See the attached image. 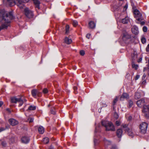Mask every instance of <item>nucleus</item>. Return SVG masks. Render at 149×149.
Here are the masks:
<instances>
[{
	"label": "nucleus",
	"instance_id": "nucleus-1",
	"mask_svg": "<svg viewBox=\"0 0 149 149\" xmlns=\"http://www.w3.org/2000/svg\"><path fill=\"white\" fill-rule=\"evenodd\" d=\"M14 18L12 12L3 14L2 16V24L0 26V31L2 29H7L10 25V20Z\"/></svg>",
	"mask_w": 149,
	"mask_h": 149
},
{
	"label": "nucleus",
	"instance_id": "nucleus-2",
	"mask_svg": "<svg viewBox=\"0 0 149 149\" xmlns=\"http://www.w3.org/2000/svg\"><path fill=\"white\" fill-rule=\"evenodd\" d=\"M29 0H3L4 3L10 6H13L17 4L20 8H23L24 5V3L28 2Z\"/></svg>",
	"mask_w": 149,
	"mask_h": 149
},
{
	"label": "nucleus",
	"instance_id": "nucleus-3",
	"mask_svg": "<svg viewBox=\"0 0 149 149\" xmlns=\"http://www.w3.org/2000/svg\"><path fill=\"white\" fill-rule=\"evenodd\" d=\"M102 124L103 126L105 127L106 131H114L115 130L114 125L110 122L107 120H102Z\"/></svg>",
	"mask_w": 149,
	"mask_h": 149
},
{
	"label": "nucleus",
	"instance_id": "nucleus-4",
	"mask_svg": "<svg viewBox=\"0 0 149 149\" xmlns=\"http://www.w3.org/2000/svg\"><path fill=\"white\" fill-rule=\"evenodd\" d=\"M133 13L134 17L137 20L140 21L143 20L142 15L138 10L136 9L134 10Z\"/></svg>",
	"mask_w": 149,
	"mask_h": 149
},
{
	"label": "nucleus",
	"instance_id": "nucleus-5",
	"mask_svg": "<svg viewBox=\"0 0 149 149\" xmlns=\"http://www.w3.org/2000/svg\"><path fill=\"white\" fill-rule=\"evenodd\" d=\"M142 112L144 116L147 118H149V105H144L143 106Z\"/></svg>",
	"mask_w": 149,
	"mask_h": 149
},
{
	"label": "nucleus",
	"instance_id": "nucleus-6",
	"mask_svg": "<svg viewBox=\"0 0 149 149\" xmlns=\"http://www.w3.org/2000/svg\"><path fill=\"white\" fill-rule=\"evenodd\" d=\"M148 126L147 123L146 122H143L140 125L139 128L142 133L145 134L146 132Z\"/></svg>",
	"mask_w": 149,
	"mask_h": 149
},
{
	"label": "nucleus",
	"instance_id": "nucleus-7",
	"mask_svg": "<svg viewBox=\"0 0 149 149\" xmlns=\"http://www.w3.org/2000/svg\"><path fill=\"white\" fill-rule=\"evenodd\" d=\"M24 13L26 16L29 18H32L33 15L32 11L29 10L28 8H26L24 9Z\"/></svg>",
	"mask_w": 149,
	"mask_h": 149
},
{
	"label": "nucleus",
	"instance_id": "nucleus-8",
	"mask_svg": "<svg viewBox=\"0 0 149 149\" xmlns=\"http://www.w3.org/2000/svg\"><path fill=\"white\" fill-rule=\"evenodd\" d=\"M22 142L24 144L29 143L30 140V139L28 136H24L22 137L21 139Z\"/></svg>",
	"mask_w": 149,
	"mask_h": 149
},
{
	"label": "nucleus",
	"instance_id": "nucleus-9",
	"mask_svg": "<svg viewBox=\"0 0 149 149\" xmlns=\"http://www.w3.org/2000/svg\"><path fill=\"white\" fill-rule=\"evenodd\" d=\"M144 99H142L141 100H138L136 102V104L139 107H141L143 105H144Z\"/></svg>",
	"mask_w": 149,
	"mask_h": 149
},
{
	"label": "nucleus",
	"instance_id": "nucleus-10",
	"mask_svg": "<svg viewBox=\"0 0 149 149\" xmlns=\"http://www.w3.org/2000/svg\"><path fill=\"white\" fill-rule=\"evenodd\" d=\"M9 122L10 124L12 126H15L18 123V122L17 120L13 118L10 119Z\"/></svg>",
	"mask_w": 149,
	"mask_h": 149
},
{
	"label": "nucleus",
	"instance_id": "nucleus-11",
	"mask_svg": "<svg viewBox=\"0 0 149 149\" xmlns=\"http://www.w3.org/2000/svg\"><path fill=\"white\" fill-rule=\"evenodd\" d=\"M131 29L132 33L135 34H137L139 33L138 28L136 26H134Z\"/></svg>",
	"mask_w": 149,
	"mask_h": 149
},
{
	"label": "nucleus",
	"instance_id": "nucleus-12",
	"mask_svg": "<svg viewBox=\"0 0 149 149\" xmlns=\"http://www.w3.org/2000/svg\"><path fill=\"white\" fill-rule=\"evenodd\" d=\"M122 133L123 131L121 129H119L117 130L116 134L118 138H120L121 137Z\"/></svg>",
	"mask_w": 149,
	"mask_h": 149
},
{
	"label": "nucleus",
	"instance_id": "nucleus-13",
	"mask_svg": "<svg viewBox=\"0 0 149 149\" xmlns=\"http://www.w3.org/2000/svg\"><path fill=\"white\" fill-rule=\"evenodd\" d=\"M129 98L128 94L126 93H124L120 97V100H123L124 99H128Z\"/></svg>",
	"mask_w": 149,
	"mask_h": 149
},
{
	"label": "nucleus",
	"instance_id": "nucleus-14",
	"mask_svg": "<svg viewBox=\"0 0 149 149\" xmlns=\"http://www.w3.org/2000/svg\"><path fill=\"white\" fill-rule=\"evenodd\" d=\"M33 2L36 6V8L38 9H40L39 5L40 4V2L38 0H33Z\"/></svg>",
	"mask_w": 149,
	"mask_h": 149
},
{
	"label": "nucleus",
	"instance_id": "nucleus-15",
	"mask_svg": "<svg viewBox=\"0 0 149 149\" xmlns=\"http://www.w3.org/2000/svg\"><path fill=\"white\" fill-rule=\"evenodd\" d=\"M65 42L67 44H70L72 42V39L68 37H66L65 38Z\"/></svg>",
	"mask_w": 149,
	"mask_h": 149
},
{
	"label": "nucleus",
	"instance_id": "nucleus-16",
	"mask_svg": "<svg viewBox=\"0 0 149 149\" xmlns=\"http://www.w3.org/2000/svg\"><path fill=\"white\" fill-rule=\"evenodd\" d=\"M89 26L91 29L94 28L95 26V24L94 22L91 21L88 24Z\"/></svg>",
	"mask_w": 149,
	"mask_h": 149
},
{
	"label": "nucleus",
	"instance_id": "nucleus-17",
	"mask_svg": "<svg viewBox=\"0 0 149 149\" xmlns=\"http://www.w3.org/2000/svg\"><path fill=\"white\" fill-rule=\"evenodd\" d=\"M38 91L36 89H33L31 91L32 95L34 97H36L38 93Z\"/></svg>",
	"mask_w": 149,
	"mask_h": 149
},
{
	"label": "nucleus",
	"instance_id": "nucleus-18",
	"mask_svg": "<svg viewBox=\"0 0 149 149\" xmlns=\"http://www.w3.org/2000/svg\"><path fill=\"white\" fill-rule=\"evenodd\" d=\"M130 36L127 34V33H126L123 34L122 39L123 40H126V39H129L130 38Z\"/></svg>",
	"mask_w": 149,
	"mask_h": 149
},
{
	"label": "nucleus",
	"instance_id": "nucleus-19",
	"mask_svg": "<svg viewBox=\"0 0 149 149\" xmlns=\"http://www.w3.org/2000/svg\"><path fill=\"white\" fill-rule=\"evenodd\" d=\"M103 141L105 145H109L111 144V141L107 139L106 138H104Z\"/></svg>",
	"mask_w": 149,
	"mask_h": 149
},
{
	"label": "nucleus",
	"instance_id": "nucleus-20",
	"mask_svg": "<svg viewBox=\"0 0 149 149\" xmlns=\"http://www.w3.org/2000/svg\"><path fill=\"white\" fill-rule=\"evenodd\" d=\"M126 132H127L128 135L132 137H133L134 136V134L131 130L129 129Z\"/></svg>",
	"mask_w": 149,
	"mask_h": 149
},
{
	"label": "nucleus",
	"instance_id": "nucleus-21",
	"mask_svg": "<svg viewBox=\"0 0 149 149\" xmlns=\"http://www.w3.org/2000/svg\"><path fill=\"white\" fill-rule=\"evenodd\" d=\"M129 21V19L128 17H126L125 18L122 19V22L123 24H127Z\"/></svg>",
	"mask_w": 149,
	"mask_h": 149
},
{
	"label": "nucleus",
	"instance_id": "nucleus-22",
	"mask_svg": "<svg viewBox=\"0 0 149 149\" xmlns=\"http://www.w3.org/2000/svg\"><path fill=\"white\" fill-rule=\"evenodd\" d=\"M38 131L39 133L40 134H42L44 132V129L43 127L40 126L38 128Z\"/></svg>",
	"mask_w": 149,
	"mask_h": 149
},
{
	"label": "nucleus",
	"instance_id": "nucleus-23",
	"mask_svg": "<svg viewBox=\"0 0 149 149\" xmlns=\"http://www.w3.org/2000/svg\"><path fill=\"white\" fill-rule=\"evenodd\" d=\"M19 98L13 97L11 98V102L12 103H16L19 100Z\"/></svg>",
	"mask_w": 149,
	"mask_h": 149
},
{
	"label": "nucleus",
	"instance_id": "nucleus-24",
	"mask_svg": "<svg viewBox=\"0 0 149 149\" xmlns=\"http://www.w3.org/2000/svg\"><path fill=\"white\" fill-rule=\"evenodd\" d=\"M141 97L140 93L139 92H136L135 95V98L136 99H139Z\"/></svg>",
	"mask_w": 149,
	"mask_h": 149
},
{
	"label": "nucleus",
	"instance_id": "nucleus-25",
	"mask_svg": "<svg viewBox=\"0 0 149 149\" xmlns=\"http://www.w3.org/2000/svg\"><path fill=\"white\" fill-rule=\"evenodd\" d=\"M122 127L123 128V130L125 131V132H126L129 129H130L127 127V125L126 124L123 125Z\"/></svg>",
	"mask_w": 149,
	"mask_h": 149
},
{
	"label": "nucleus",
	"instance_id": "nucleus-26",
	"mask_svg": "<svg viewBox=\"0 0 149 149\" xmlns=\"http://www.w3.org/2000/svg\"><path fill=\"white\" fill-rule=\"evenodd\" d=\"M49 139L47 137L44 138L43 139V141L44 143L45 144H47L49 142Z\"/></svg>",
	"mask_w": 149,
	"mask_h": 149
},
{
	"label": "nucleus",
	"instance_id": "nucleus-27",
	"mask_svg": "<svg viewBox=\"0 0 149 149\" xmlns=\"http://www.w3.org/2000/svg\"><path fill=\"white\" fill-rule=\"evenodd\" d=\"M36 107L33 105H31L29 107L28 109L30 110H34L36 109Z\"/></svg>",
	"mask_w": 149,
	"mask_h": 149
},
{
	"label": "nucleus",
	"instance_id": "nucleus-28",
	"mask_svg": "<svg viewBox=\"0 0 149 149\" xmlns=\"http://www.w3.org/2000/svg\"><path fill=\"white\" fill-rule=\"evenodd\" d=\"M19 100H18V102H19V106H21L23 104V102H24V101L22 99V98H19Z\"/></svg>",
	"mask_w": 149,
	"mask_h": 149
},
{
	"label": "nucleus",
	"instance_id": "nucleus-29",
	"mask_svg": "<svg viewBox=\"0 0 149 149\" xmlns=\"http://www.w3.org/2000/svg\"><path fill=\"white\" fill-rule=\"evenodd\" d=\"M69 26L68 25H66L65 28V33L66 34H68L69 32Z\"/></svg>",
	"mask_w": 149,
	"mask_h": 149
},
{
	"label": "nucleus",
	"instance_id": "nucleus-30",
	"mask_svg": "<svg viewBox=\"0 0 149 149\" xmlns=\"http://www.w3.org/2000/svg\"><path fill=\"white\" fill-rule=\"evenodd\" d=\"M133 105V102L131 100H129L128 101V106L130 108L132 107Z\"/></svg>",
	"mask_w": 149,
	"mask_h": 149
},
{
	"label": "nucleus",
	"instance_id": "nucleus-31",
	"mask_svg": "<svg viewBox=\"0 0 149 149\" xmlns=\"http://www.w3.org/2000/svg\"><path fill=\"white\" fill-rule=\"evenodd\" d=\"M94 143L95 145H96L98 143V139L96 138V136L95 134V138L94 140Z\"/></svg>",
	"mask_w": 149,
	"mask_h": 149
},
{
	"label": "nucleus",
	"instance_id": "nucleus-32",
	"mask_svg": "<svg viewBox=\"0 0 149 149\" xmlns=\"http://www.w3.org/2000/svg\"><path fill=\"white\" fill-rule=\"evenodd\" d=\"M50 112L51 113L53 114H55V109L54 108H52Z\"/></svg>",
	"mask_w": 149,
	"mask_h": 149
},
{
	"label": "nucleus",
	"instance_id": "nucleus-33",
	"mask_svg": "<svg viewBox=\"0 0 149 149\" xmlns=\"http://www.w3.org/2000/svg\"><path fill=\"white\" fill-rule=\"evenodd\" d=\"M72 24L74 26H76L78 24V22L77 21L73 20L72 22Z\"/></svg>",
	"mask_w": 149,
	"mask_h": 149
},
{
	"label": "nucleus",
	"instance_id": "nucleus-34",
	"mask_svg": "<svg viewBox=\"0 0 149 149\" xmlns=\"http://www.w3.org/2000/svg\"><path fill=\"white\" fill-rule=\"evenodd\" d=\"M132 67L133 68H134L136 70L138 69V66L137 65H135L134 64H132Z\"/></svg>",
	"mask_w": 149,
	"mask_h": 149
},
{
	"label": "nucleus",
	"instance_id": "nucleus-35",
	"mask_svg": "<svg viewBox=\"0 0 149 149\" xmlns=\"http://www.w3.org/2000/svg\"><path fill=\"white\" fill-rule=\"evenodd\" d=\"M148 29L146 26H144L143 28V32H146L147 31Z\"/></svg>",
	"mask_w": 149,
	"mask_h": 149
},
{
	"label": "nucleus",
	"instance_id": "nucleus-36",
	"mask_svg": "<svg viewBox=\"0 0 149 149\" xmlns=\"http://www.w3.org/2000/svg\"><path fill=\"white\" fill-rule=\"evenodd\" d=\"M141 41L143 44H144L146 42V39L145 38H142L141 39Z\"/></svg>",
	"mask_w": 149,
	"mask_h": 149
},
{
	"label": "nucleus",
	"instance_id": "nucleus-37",
	"mask_svg": "<svg viewBox=\"0 0 149 149\" xmlns=\"http://www.w3.org/2000/svg\"><path fill=\"white\" fill-rule=\"evenodd\" d=\"M33 118H28V120L29 123H31L33 122Z\"/></svg>",
	"mask_w": 149,
	"mask_h": 149
},
{
	"label": "nucleus",
	"instance_id": "nucleus-38",
	"mask_svg": "<svg viewBox=\"0 0 149 149\" xmlns=\"http://www.w3.org/2000/svg\"><path fill=\"white\" fill-rule=\"evenodd\" d=\"M1 144L3 147H5L6 146L7 143L6 141H3L2 142Z\"/></svg>",
	"mask_w": 149,
	"mask_h": 149
},
{
	"label": "nucleus",
	"instance_id": "nucleus-39",
	"mask_svg": "<svg viewBox=\"0 0 149 149\" xmlns=\"http://www.w3.org/2000/svg\"><path fill=\"white\" fill-rule=\"evenodd\" d=\"M43 92L44 93H47L48 92V90L47 88H45L43 90Z\"/></svg>",
	"mask_w": 149,
	"mask_h": 149
},
{
	"label": "nucleus",
	"instance_id": "nucleus-40",
	"mask_svg": "<svg viewBox=\"0 0 149 149\" xmlns=\"http://www.w3.org/2000/svg\"><path fill=\"white\" fill-rule=\"evenodd\" d=\"M80 54L81 55L83 56L85 54V52L84 50H81L80 52Z\"/></svg>",
	"mask_w": 149,
	"mask_h": 149
},
{
	"label": "nucleus",
	"instance_id": "nucleus-41",
	"mask_svg": "<svg viewBox=\"0 0 149 149\" xmlns=\"http://www.w3.org/2000/svg\"><path fill=\"white\" fill-rule=\"evenodd\" d=\"M117 100L118 99L117 97H116L114 99L113 101V105H114L116 103Z\"/></svg>",
	"mask_w": 149,
	"mask_h": 149
},
{
	"label": "nucleus",
	"instance_id": "nucleus-42",
	"mask_svg": "<svg viewBox=\"0 0 149 149\" xmlns=\"http://www.w3.org/2000/svg\"><path fill=\"white\" fill-rule=\"evenodd\" d=\"M74 89V92L75 94L77 93V88L76 86H74L73 87Z\"/></svg>",
	"mask_w": 149,
	"mask_h": 149
},
{
	"label": "nucleus",
	"instance_id": "nucleus-43",
	"mask_svg": "<svg viewBox=\"0 0 149 149\" xmlns=\"http://www.w3.org/2000/svg\"><path fill=\"white\" fill-rule=\"evenodd\" d=\"M114 117H115V118L116 119H117L118 117V115L117 114V113H114Z\"/></svg>",
	"mask_w": 149,
	"mask_h": 149
},
{
	"label": "nucleus",
	"instance_id": "nucleus-44",
	"mask_svg": "<svg viewBox=\"0 0 149 149\" xmlns=\"http://www.w3.org/2000/svg\"><path fill=\"white\" fill-rule=\"evenodd\" d=\"M146 77V75L145 73H144L143 74V76L142 77V80H145V78Z\"/></svg>",
	"mask_w": 149,
	"mask_h": 149
},
{
	"label": "nucleus",
	"instance_id": "nucleus-45",
	"mask_svg": "<svg viewBox=\"0 0 149 149\" xmlns=\"http://www.w3.org/2000/svg\"><path fill=\"white\" fill-rule=\"evenodd\" d=\"M116 124L117 126H118L120 125V123L118 121H116Z\"/></svg>",
	"mask_w": 149,
	"mask_h": 149
},
{
	"label": "nucleus",
	"instance_id": "nucleus-46",
	"mask_svg": "<svg viewBox=\"0 0 149 149\" xmlns=\"http://www.w3.org/2000/svg\"><path fill=\"white\" fill-rule=\"evenodd\" d=\"M111 149H118L117 146L115 145H113Z\"/></svg>",
	"mask_w": 149,
	"mask_h": 149
},
{
	"label": "nucleus",
	"instance_id": "nucleus-47",
	"mask_svg": "<svg viewBox=\"0 0 149 149\" xmlns=\"http://www.w3.org/2000/svg\"><path fill=\"white\" fill-rule=\"evenodd\" d=\"M139 77H140V75H137L136 76V77L135 78V79L136 80H137L139 78Z\"/></svg>",
	"mask_w": 149,
	"mask_h": 149
},
{
	"label": "nucleus",
	"instance_id": "nucleus-48",
	"mask_svg": "<svg viewBox=\"0 0 149 149\" xmlns=\"http://www.w3.org/2000/svg\"><path fill=\"white\" fill-rule=\"evenodd\" d=\"M146 50L147 52H149V44H148L146 48Z\"/></svg>",
	"mask_w": 149,
	"mask_h": 149
},
{
	"label": "nucleus",
	"instance_id": "nucleus-49",
	"mask_svg": "<svg viewBox=\"0 0 149 149\" xmlns=\"http://www.w3.org/2000/svg\"><path fill=\"white\" fill-rule=\"evenodd\" d=\"M139 21L140 22V24L142 25H143L145 23V22L144 21Z\"/></svg>",
	"mask_w": 149,
	"mask_h": 149
},
{
	"label": "nucleus",
	"instance_id": "nucleus-50",
	"mask_svg": "<svg viewBox=\"0 0 149 149\" xmlns=\"http://www.w3.org/2000/svg\"><path fill=\"white\" fill-rule=\"evenodd\" d=\"M147 69H149V65H148L147 68L145 67L144 68L143 71H145Z\"/></svg>",
	"mask_w": 149,
	"mask_h": 149
},
{
	"label": "nucleus",
	"instance_id": "nucleus-51",
	"mask_svg": "<svg viewBox=\"0 0 149 149\" xmlns=\"http://www.w3.org/2000/svg\"><path fill=\"white\" fill-rule=\"evenodd\" d=\"M91 35L89 34H88L86 35V37L88 39H89L90 38Z\"/></svg>",
	"mask_w": 149,
	"mask_h": 149
},
{
	"label": "nucleus",
	"instance_id": "nucleus-52",
	"mask_svg": "<svg viewBox=\"0 0 149 149\" xmlns=\"http://www.w3.org/2000/svg\"><path fill=\"white\" fill-rule=\"evenodd\" d=\"M143 80V81L142 82V84H145L146 83V80Z\"/></svg>",
	"mask_w": 149,
	"mask_h": 149
},
{
	"label": "nucleus",
	"instance_id": "nucleus-53",
	"mask_svg": "<svg viewBox=\"0 0 149 149\" xmlns=\"http://www.w3.org/2000/svg\"><path fill=\"white\" fill-rule=\"evenodd\" d=\"M142 60V58H140L139 59V60H138V62H141Z\"/></svg>",
	"mask_w": 149,
	"mask_h": 149
},
{
	"label": "nucleus",
	"instance_id": "nucleus-54",
	"mask_svg": "<svg viewBox=\"0 0 149 149\" xmlns=\"http://www.w3.org/2000/svg\"><path fill=\"white\" fill-rule=\"evenodd\" d=\"M4 130V129L3 128H0V132Z\"/></svg>",
	"mask_w": 149,
	"mask_h": 149
},
{
	"label": "nucleus",
	"instance_id": "nucleus-55",
	"mask_svg": "<svg viewBox=\"0 0 149 149\" xmlns=\"http://www.w3.org/2000/svg\"><path fill=\"white\" fill-rule=\"evenodd\" d=\"M3 102L2 101H0V107L3 104Z\"/></svg>",
	"mask_w": 149,
	"mask_h": 149
},
{
	"label": "nucleus",
	"instance_id": "nucleus-56",
	"mask_svg": "<svg viewBox=\"0 0 149 149\" xmlns=\"http://www.w3.org/2000/svg\"><path fill=\"white\" fill-rule=\"evenodd\" d=\"M132 119V117L131 116H129L128 118V120H130Z\"/></svg>",
	"mask_w": 149,
	"mask_h": 149
},
{
	"label": "nucleus",
	"instance_id": "nucleus-57",
	"mask_svg": "<svg viewBox=\"0 0 149 149\" xmlns=\"http://www.w3.org/2000/svg\"><path fill=\"white\" fill-rule=\"evenodd\" d=\"M49 149H53V147L52 146H50Z\"/></svg>",
	"mask_w": 149,
	"mask_h": 149
},
{
	"label": "nucleus",
	"instance_id": "nucleus-58",
	"mask_svg": "<svg viewBox=\"0 0 149 149\" xmlns=\"http://www.w3.org/2000/svg\"><path fill=\"white\" fill-rule=\"evenodd\" d=\"M98 132V130L97 129V128L96 127L95 130V132Z\"/></svg>",
	"mask_w": 149,
	"mask_h": 149
},
{
	"label": "nucleus",
	"instance_id": "nucleus-59",
	"mask_svg": "<svg viewBox=\"0 0 149 149\" xmlns=\"http://www.w3.org/2000/svg\"><path fill=\"white\" fill-rule=\"evenodd\" d=\"M134 56H135V57H136V56H137V55H136V54L135 53H134Z\"/></svg>",
	"mask_w": 149,
	"mask_h": 149
},
{
	"label": "nucleus",
	"instance_id": "nucleus-60",
	"mask_svg": "<svg viewBox=\"0 0 149 149\" xmlns=\"http://www.w3.org/2000/svg\"><path fill=\"white\" fill-rule=\"evenodd\" d=\"M96 1H97V0H95V3H96L97 4H99V3H100V2H98V3H97L96 2Z\"/></svg>",
	"mask_w": 149,
	"mask_h": 149
},
{
	"label": "nucleus",
	"instance_id": "nucleus-61",
	"mask_svg": "<svg viewBox=\"0 0 149 149\" xmlns=\"http://www.w3.org/2000/svg\"><path fill=\"white\" fill-rule=\"evenodd\" d=\"M23 100L24 101V102H26L27 101L26 100V99H24V100Z\"/></svg>",
	"mask_w": 149,
	"mask_h": 149
},
{
	"label": "nucleus",
	"instance_id": "nucleus-62",
	"mask_svg": "<svg viewBox=\"0 0 149 149\" xmlns=\"http://www.w3.org/2000/svg\"><path fill=\"white\" fill-rule=\"evenodd\" d=\"M7 111H8L9 112H10V110H9V109H7Z\"/></svg>",
	"mask_w": 149,
	"mask_h": 149
},
{
	"label": "nucleus",
	"instance_id": "nucleus-63",
	"mask_svg": "<svg viewBox=\"0 0 149 149\" xmlns=\"http://www.w3.org/2000/svg\"><path fill=\"white\" fill-rule=\"evenodd\" d=\"M127 6L126 5H125V8H127Z\"/></svg>",
	"mask_w": 149,
	"mask_h": 149
},
{
	"label": "nucleus",
	"instance_id": "nucleus-64",
	"mask_svg": "<svg viewBox=\"0 0 149 149\" xmlns=\"http://www.w3.org/2000/svg\"><path fill=\"white\" fill-rule=\"evenodd\" d=\"M148 64H149V58H148Z\"/></svg>",
	"mask_w": 149,
	"mask_h": 149
}]
</instances>
